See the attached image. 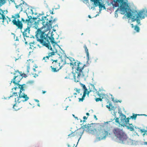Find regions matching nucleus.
Listing matches in <instances>:
<instances>
[{"label": "nucleus", "mask_w": 147, "mask_h": 147, "mask_svg": "<svg viewBox=\"0 0 147 147\" xmlns=\"http://www.w3.org/2000/svg\"><path fill=\"white\" fill-rule=\"evenodd\" d=\"M110 121L104 122L102 123H96V136L94 142H96L102 140H105L107 136L108 135L109 132L107 129L104 128L105 125H107Z\"/></svg>", "instance_id": "f257e3e1"}, {"label": "nucleus", "mask_w": 147, "mask_h": 147, "mask_svg": "<svg viewBox=\"0 0 147 147\" xmlns=\"http://www.w3.org/2000/svg\"><path fill=\"white\" fill-rule=\"evenodd\" d=\"M113 131L117 139L118 142L119 143L123 144L128 138L127 134L123 131L122 129L115 128L113 129Z\"/></svg>", "instance_id": "f03ea898"}, {"label": "nucleus", "mask_w": 147, "mask_h": 147, "mask_svg": "<svg viewBox=\"0 0 147 147\" xmlns=\"http://www.w3.org/2000/svg\"><path fill=\"white\" fill-rule=\"evenodd\" d=\"M118 9L120 12V13L122 14H125V16L126 17L127 19L130 18L132 9L131 8L129 3L127 4H123L122 3L121 5H120L119 7L118 8Z\"/></svg>", "instance_id": "7ed1b4c3"}, {"label": "nucleus", "mask_w": 147, "mask_h": 147, "mask_svg": "<svg viewBox=\"0 0 147 147\" xmlns=\"http://www.w3.org/2000/svg\"><path fill=\"white\" fill-rule=\"evenodd\" d=\"M131 13V15L141 18V19L145 18V15L147 17V9H146V8L145 9H143L140 10L138 12L136 10L133 9Z\"/></svg>", "instance_id": "20e7f679"}, {"label": "nucleus", "mask_w": 147, "mask_h": 147, "mask_svg": "<svg viewBox=\"0 0 147 147\" xmlns=\"http://www.w3.org/2000/svg\"><path fill=\"white\" fill-rule=\"evenodd\" d=\"M97 123H92L90 124H86L84 125H83V126L85 128L86 130H89V132H88V133L92 135H94L96 133V132L97 131V130H96V128H94V129L92 128H90V125H95L96 126V124H97Z\"/></svg>", "instance_id": "39448f33"}, {"label": "nucleus", "mask_w": 147, "mask_h": 147, "mask_svg": "<svg viewBox=\"0 0 147 147\" xmlns=\"http://www.w3.org/2000/svg\"><path fill=\"white\" fill-rule=\"evenodd\" d=\"M24 19L22 18H21V20L19 22H17L16 20H12L13 24L15 25L18 27L16 30L17 29H20L22 30L23 28V24L22 22H24Z\"/></svg>", "instance_id": "423d86ee"}, {"label": "nucleus", "mask_w": 147, "mask_h": 147, "mask_svg": "<svg viewBox=\"0 0 147 147\" xmlns=\"http://www.w3.org/2000/svg\"><path fill=\"white\" fill-rule=\"evenodd\" d=\"M130 16H131L129 19H131V21L132 22L136 21L137 23V24L136 25H137L138 26L141 25H142L140 22V20H141L142 19L136 16H134L131 15H130Z\"/></svg>", "instance_id": "0eeeda50"}, {"label": "nucleus", "mask_w": 147, "mask_h": 147, "mask_svg": "<svg viewBox=\"0 0 147 147\" xmlns=\"http://www.w3.org/2000/svg\"><path fill=\"white\" fill-rule=\"evenodd\" d=\"M21 98H23L24 99L21 100V101L23 102H26L29 99V97L24 92H23L21 95H20L18 96H18H17V98L18 99L20 100Z\"/></svg>", "instance_id": "6e6552de"}, {"label": "nucleus", "mask_w": 147, "mask_h": 147, "mask_svg": "<svg viewBox=\"0 0 147 147\" xmlns=\"http://www.w3.org/2000/svg\"><path fill=\"white\" fill-rule=\"evenodd\" d=\"M81 129H83L82 131H79V132L78 133V135H79V136H80V137L79 138L78 140V142H77V144H78L79 140L81 138L82 136V135L84 133V131H85L86 132L88 133V132H89V130H86V129H85V128H84V126H82L81 127L77 129H76V130H80Z\"/></svg>", "instance_id": "1a4fd4ad"}, {"label": "nucleus", "mask_w": 147, "mask_h": 147, "mask_svg": "<svg viewBox=\"0 0 147 147\" xmlns=\"http://www.w3.org/2000/svg\"><path fill=\"white\" fill-rule=\"evenodd\" d=\"M123 125V127H126V129L129 130L130 131H134L135 130L134 128V125H133L132 123H129V124H127L124 123Z\"/></svg>", "instance_id": "9d476101"}, {"label": "nucleus", "mask_w": 147, "mask_h": 147, "mask_svg": "<svg viewBox=\"0 0 147 147\" xmlns=\"http://www.w3.org/2000/svg\"><path fill=\"white\" fill-rule=\"evenodd\" d=\"M134 141V140L130 138H128L125 141L124 143H123V144H125L126 145H135L136 146L137 145H139L138 144H137L136 143H134L133 142Z\"/></svg>", "instance_id": "9b49d317"}, {"label": "nucleus", "mask_w": 147, "mask_h": 147, "mask_svg": "<svg viewBox=\"0 0 147 147\" xmlns=\"http://www.w3.org/2000/svg\"><path fill=\"white\" fill-rule=\"evenodd\" d=\"M40 44L47 47L50 50L52 51H54V50L52 48L50 43H47L46 41L43 40L42 41V43Z\"/></svg>", "instance_id": "f8f14e48"}, {"label": "nucleus", "mask_w": 147, "mask_h": 147, "mask_svg": "<svg viewBox=\"0 0 147 147\" xmlns=\"http://www.w3.org/2000/svg\"><path fill=\"white\" fill-rule=\"evenodd\" d=\"M127 1V0H125ZM123 1L122 0H113V1H112L110 2V4H108V6H110L111 5H113V4H114V3H118L119 4H120V5H121L122 3H123Z\"/></svg>", "instance_id": "ddd939ff"}, {"label": "nucleus", "mask_w": 147, "mask_h": 147, "mask_svg": "<svg viewBox=\"0 0 147 147\" xmlns=\"http://www.w3.org/2000/svg\"><path fill=\"white\" fill-rule=\"evenodd\" d=\"M47 31H46L45 29L42 31V33L40 34V39L42 40V41L45 40V39H46V37H45V36L47 34L45 33V32Z\"/></svg>", "instance_id": "4468645a"}, {"label": "nucleus", "mask_w": 147, "mask_h": 147, "mask_svg": "<svg viewBox=\"0 0 147 147\" xmlns=\"http://www.w3.org/2000/svg\"><path fill=\"white\" fill-rule=\"evenodd\" d=\"M18 100H16V98H15V103L13 105L12 108L13 109H14L15 111H17L18 110H20L21 108H22V107H21L20 108H16L15 107H16V105L18 104Z\"/></svg>", "instance_id": "2eb2a0df"}, {"label": "nucleus", "mask_w": 147, "mask_h": 147, "mask_svg": "<svg viewBox=\"0 0 147 147\" xmlns=\"http://www.w3.org/2000/svg\"><path fill=\"white\" fill-rule=\"evenodd\" d=\"M100 1H99V0H95L94 2H92L94 3L93 5H94V9L95 7H97L98 6L99 7V5H100L101 2H100Z\"/></svg>", "instance_id": "dca6fc26"}, {"label": "nucleus", "mask_w": 147, "mask_h": 147, "mask_svg": "<svg viewBox=\"0 0 147 147\" xmlns=\"http://www.w3.org/2000/svg\"><path fill=\"white\" fill-rule=\"evenodd\" d=\"M35 33L36 35L35 36L36 39V40L37 41L39 42L40 43H42V39H40L39 38L38 35L40 34H38V31H36L35 32Z\"/></svg>", "instance_id": "f3484780"}, {"label": "nucleus", "mask_w": 147, "mask_h": 147, "mask_svg": "<svg viewBox=\"0 0 147 147\" xmlns=\"http://www.w3.org/2000/svg\"><path fill=\"white\" fill-rule=\"evenodd\" d=\"M120 117H114V119L115 120V122L117 123L116 125H118V126L120 127H121V126H120V125H119V124H121V122L119 121V118Z\"/></svg>", "instance_id": "a211bd4d"}, {"label": "nucleus", "mask_w": 147, "mask_h": 147, "mask_svg": "<svg viewBox=\"0 0 147 147\" xmlns=\"http://www.w3.org/2000/svg\"><path fill=\"white\" fill-rule=\"evenodd\" d=\"M20 12L19 13H18L15 14V16L12 15L11 16L12 18H13L14 19L13 20H16L17 18H19L20 17Z\"/></svg>", "instance_id": "6ab92c4d"}, {"label": "nucleus", "mask_w": 147, "mask_h": 147, "mask_svg": "<svg viewBox=\"0 0 147 147\" xmlns=\"http://www.w3.org/2000/svg\"><path fill=\"white\" fill-rule=\"evenodd\" d=\"M133 115L130 116V118L132 120H136L137 118V116H140L139 114H135L134 113L132 114Z\"/></svg>", "instance_id": "aec40b11"}, {"label": "nucleus", "mask_w": 147, "mask_h": 147, "mask_svg": "<svg viewBox=\"0 0 147 147\" xmlns=\"http://www.w3.org/2000/svg\"><path fill=\"white\" fill-rule=\"evenodd\" d=\"M76 70L77 72L81 73L82 72V67H80V66H77L76 68Z\"/></svg>", "instance_id": "412c9836"}, {"label": "nucleus", "mask_w": 147, "mask_h": 147, "mask_svg": "<svg viewBox=\"0 0 147 147\" xmlns=\"http://www.w3.org/2000/svg\"><path fill=\"white\" fill-rule=\"evenodd\" d=\"M44 15V12L43 11H42V13H38L37 16H36V17H34V16L33 17V19L34 20H36L37 19L39 18H40L39 17H40L41 16L43 15Z\"/></svg>", "instance_id": "4be33fe9"}, {"label": "nucleus", "mask_w": 147, "mask_h": 147, "mask_svg": "<svg viewBox=\"0 0 147 147\" xmlns=\"http://www.w3.org/2000/svg\"><path fill=\"white\" fill-rule=\"evenodd\" d=\"M134 30L136 31V32L138 33L140 31V28L138 26L136 25L135 26Z\"/></svg>", "instance_id": "5701e85b"}, {"label": "nucleus", "mask_w": 147, "mask_h": 147, "mask_svg": "<svg viewBox=\"0 0 147 147\" xmlns=\"http://www.w3.org/2000/svg\"><path fill=\"white\" fill-rule=\"evenodd\" d=\"M120 120H121V124H119V125H120V126H121L123 127V125L124 123H125V119L123 118V117H121V118H120Z\"/></svg>", "instance_id": "b1692460"}, {"label": "nucleus", "mask_w": 147, "mask_h": 147, "mask_svg": "<svg viewBox=\"0 0 147 147\" xmlns=\"http://www.w3.org/2000/svg\"><path fill=\"white\" fill-rule=\"evenodd\" d=\"M79 84L80 85H81V86L82 88L84 90V91H85L87 89V88L86 87L85 85L81 83V82H79Z\"/></svg>", "instance_id": "393cba45"}, {"label": "nucleus", "mask_w": 147, "mask_h": 147, "mask_svg": "<svg viewBox=\"0 0 147 147\" xmlns=\"http://www.w3.org/2000/svg\"><path fill=\"white\" fill-rule=\"evenodd\" d=\"M131 119V118H130V116L126 118L125 121V124H129V120Z\"/></svg>", "instance_id": "a878e982"}, {"label": "nucleus", "mask_w": 147, "mask_h": 147, "mask_svg": "<svg viewBox=\"0 0 147 147\" xmlns=\"http://www.w3.org/2000/svg\"><path fill=\"white\" fill-rule=\"evenodd\" d=\"M53 28L52 25L49 24L47 26V27L46 28V30L48 31L49 30H51V29Z\"/></svg>", "instance_id": "bb28decb"}, {"label": "nucleus", "mask_w": 147, "mask_h": 147, "mask_svg": "<svg viewBox=\"0 0 147 147\" xmlns=\"http://www.w3.org/2000/svg\"><path fill=\"white\" fill-rule=\"evenodd\" d=\"M51 69V71L53 72H56L59 71V70L58 69L57 70L56 67H53L52 66H51L50 67Z\"/></svg>", "instance_id": "cd10ccee"}, {"label": "nucleus", "mask_w": 147, "mask_h": 147, "mask_svg": "<svg viewBox=\"0 0 147 147\" xmlns=\"http://www.w3.org/2000/svg\"><path fill=\"white\" fill-rule=\"evenodd\" d=\"M19 82L16 81L14 84L15 86H18V88H20L21 86V84H20Z\"/></svg>", "instance_id": "c85d7f7f"}, {"label": "nucleus", "mask_w": 147, "mask_h": 147, "mask_svg": "<svg viewBox=\"0 0 147 147\" xmlns=\"http://www.w3.org/2000/svg\"><path fill=\"white\" fill-rule=\"evenodd\" d=\"M49 39L50 40L51 44L53 43V42L55 41V38L53 36H50Z\"/></svg>", "instance_id": "c756f323"}, {"label": "nucleus", "mask_w": 147, "mask_h": 147, "mask_svg": "<svg viewBox=\"0 0 147 147\" xmlns=\"http://www.w3.org/2000/svg\"><path fill=\"white\" fill-rule=\"evenodd\" d=\"M94 99L96 101V102H98L99 101H102V98H101L99 97L98 98L95 97L94 98Z\"/></svg>", "instance_id": "7c9ffc66"}, {"label": "nucleus", "mask_w": 147, "mask_h": 147, "mask_svg": "<svg viewBox=\"0 0 147 147\" xmlns=\"http://www.w3.org/2000/svg\"><path fill=\"white\" fill-rule=\"evenodd\" d=\"M92 91V90L90 89L89 90H88V89L86 90V95L88 97L89 96V94Z\"/></svg>", "instance_id": "2f4dec72"}, {"label": "nucleus", "mask_w": 147, "mask_h": 147, "mask_svg": "<svg viewBox=\"0 0 147 147\" xmlns=\"http://www.w3.org/2000/svg\"><path fill=\"white\" fill-rule=\"evenodd\" d=\"M84 47L85 49V51L86 53V54H89V52L88 51V49H87V48L86 45H84Z\"/></svg>", "instance_id": "473e14b6"}, {"label": "nucleus", "mask_w": 147, "mask_h": 147, "mask_svg": "<svg viewBox=\"0 0 147 147\" xmlns=\"http://www.w3.org/2000/svg\"><path fill=\"white\" fill-rule=\"evenodd\" d=\"M109 105H106V107L108 109H109V111H111V106L112 105V103L111 102H109Z\"/></svg>", "instance_id": "72a5a7b5"}, {"label": "nucleus", "mask_w": 147, "mask_h": 147, "mask_svg": "<svg viewBox=\"0 0 147 147\" xmlns=\"http://www.w3.org/2000/svg\"><path fill=\"white\" fill-rule=\"evenodd\" d=\"M67 58L69 59L70 61H71V62H72V61H75V60L73 58L70 57L69 56V57H67L66 56V57H65V58Z\"/></svg>", "instance_id": "f704fd0d"}, {"label": "nucleus", "mask_w": 147, "mask_h": 147, "mask_svg": "<svg viewBox=\"0 0 147 147\" xmlns=\"http://www.w3.org/2000/svg\"><path fill=\"white\" fill-rule=\"evenodd\" d=\"M138 131L140 132L141 133H145V132H147V130L145 129H141L140 128V130H139Z\"/></svg>", "instance_id": "c9c22d12"}, {"label": "nucleus", "mask_w": 147, "mask_h": 147, "mask_svg": "<svg viewBox=\"0 0 147 147\" xmlns=\"http://www.w3.org/2000/svg\"><path fill=\"white\" fill-rule=\"evenodd\" d=\"M118 113L119 114V116H121V114H123V113L122 112V111H121V109L120 108V107H118Z\"/></svg>", "instance_id": "e433bc0d"}, {"label": "nucleus", "mask_w": 147, "mask_h": 147, "mask_svg": "<svg viewBox=\"0 0 147 147\" xmlns=\"http://www.w3.org/2000/svg\"><path fill=\"white\" fill-rule=\"evenodd\" d=\"M25 88L21 86L19 88L20 91L22 92H24L25 90Z\"/></svg>", "instance_id": "4c0bfd02"}, {"label": "nucleus", "mask_w": 147, "mask_h": 147, "mask_svg": "<svg viewBox=\"0 0 147 147\" xmlns=\"http://www.w3.org/2000/svg\"><path fill=\"white\" fill-rule=\"evenodd\" d=\"M75 73L77 74L78 76H77V78L78 79V80H80V78L81 75V74L80 73L77 72L76 71H75Z\"/></svg>", "instance_id": "58836bf2"}, {"label": "nucleus", "mask_w": 147, "mask_h": 147, "mask_svg": "<svg viewBox=\"0 0 147 147\" xmlns=\"http://www.w3.org/2000/svg\"><path fill=\"white\" fill-rule=\"evenodd\" d=\"M118 11H119V9L117 8L115 12V17L116 18H117L118 17V14L117 13Z\"/></svg>", "instance_id": "ea45409f"}, {"label": "nucleus", "mask_w": 147, "mask_h": 147, "mask_svg": "<svg viewBox=\"0 0 147 147\" xmlns=\"http://www.w3.org/2000/svg\"><path fill=\"white\" fill-rule=\"evenodd\" d=\"M76 73H75V72L74 73V74H73L74 79V82H80L79 80H76Z\"/></svg>", "instance_id": "a19ab883"}, {"label": "nucleus", "mask_w": 147, "mask_h": 147, "mask_svg": "<svg viewBox=\"0 0 147 147\" xmlns=\"http://www.w3.org/2000/svg\"><path fill=\"white\" fill-rule=\"evenodd\" d=\"M52 51V52H50L49 53V56H50V57H52L53 56L55 55V53H54V51Z\"/></svg>", "instance_id": "79ce46f5"}, {"label": "nucleus", "mask_w": 147, "mask_h": 147, "mask_svg": "<svg viewBox=\"0 0 147 147\" xmlns=\"http://www.w3.org/2000/svg\"><path fill=\"white\" fill-rule=\"evenodd\" d=\"M35 20H34L33 18L32 19H30L29 22V23H30V24H31L32 25L34 24H32V23L33 22H34Z\"/></svg>", "instance_id": "37998d69"}, {"label": "nucleus", "mask_w": 147, "mask_h": 147, "mask_svg": "<svg viewBox=\"0 0 147 147\" xmlns=\"http://www.w3.org/2000/svg\"><path fill=\"white\" fill-rule=\"evenodd\" d=\"M24 3H25V5H27V6H29V5H28L26 2H25L24 1H23V2L22 3H21L20 4L18 5L19 7L21 5H22L24 4Z\"/></svg>", "instance_id": "c03bdc74"}, {"label": "nucleus", "mask_w": 147, "mask_h": 147, "mask_svg": "<svg viewBox=\"0 0 147 147\" xmlns=\"http://www.w3.org/2000/svg\"><path fill=\"white\" fill-rule=\"evenodd\" d=\"M32 26V24H30L29 26H28L27 27H28V32L29 34L30 33V28Z\"/></svg>", "instance_id": "a18cd8bd"}, {"label": "nucleus", "mask_w": 147, "mask_h": 147, "mask_svg": "<svg viewBox=\"0 0 147 147\" xmlns=\"http://www.w3.org/2000/svg\"><path fill=\"white\" fill-rule=\"evenodd\" d=\"M23 78L22 77L19 76V77L17 79V81L18 82H20L21 80H22Z\"/></svg>", "instance_id": "49530a36"}, {"label": "nucleus", "mask_w": 147, "mask_h": 147, "mask_svg": "<svg viewBox=\"0 0 147 147\" xmlns=\"http://www.w3.org/2000/svg\"><path fill=\"white\" fill-rule=\"evenodd\" d=\"M37 29V30L36 31H38V34H41L42 33V31L39 28H38Z\"/></svg>", "instance_id": "de8ad7c7"}, {"label": "nucleus", "mask_w": 147, "mask_h": 147, "mask_svg": "<svg viewBox=\"0 0 147 147\" xmlns=\"http://www.w3.org/2000/svg\"><path fill=\"white\" fill-rule=\"evenodd\" d=\"M21 32L22 33L23 36V37L24 38L26 37L27 35V33L25 32H22V30H21Z\"/></svg>", "instance_id": "09e8293b"}, {"label": "nucleus", "mask_w": 147, "mask_h": 147, "mask_svg": "<svg viewBox=\"0 0 147 147\" xmlns=\"http://www.w3.org/2000/svg\"><path fill=\"white\" fill-rule=\"evenodd\" d=\"M89 65H87L86 64H84L83 66L82 67V71H83L84 70L85 67H87Z\"/></svg>", "instance_id": "8fccbe9b"}, {"label": "nucleus", "mask_w": 147, "mask_h": 147, "mask_svg": "<svg viewBox=\"0 0 147 147\" xmlns=\"http://www.w3.org/2000/svg\"><path fill=\"white\" fill-rule=\"evenodd\" d=\"M34 83V81L33 80H30L26 82V84H32Z\"/></svg>", "instance_id": "3c124183"}, {"label": "nucleus", "mask_w": 147, "mask_h": 147, "mask_svg": "<svg viewBox=\"0 0 147 147\" xmlns=\"http://www.w3.org/2000/svg\"><path fill=\"white\" fill-rule=\"evenodd\" d=\"M86 92L85 91H84V93L83 95L82 96V97L84 99H85V97L86 96Z\"/></svg>", "instance_id": "603ef678"}, {"label": "nucleus", "mask_w": 147, "mask_h": 147, "mask_svg": "<svg viewBox=\"0 0 147 147\" xmlns=\"http://www.w3.org/2000/svg\"><path fill=\"white\" fill-rule=\"evenodd\" d=\"M87 61H89L90 60V56L89 54H86Z\"/></svg>", "instance_id": "864d4df0"}, {"label": "nucleus", "mask_w": 147, "mask_h": 147, "mask_svg": "<svg viewBox=\"0 0 147 147\" xmlns=\"http://www.w3.org/2000/svg\"><path fill=\"white\" fill-rule=\"evenodd\" d=\"M16 81L17 80H16V79L13 78V79H11V83H13L14 84Z\"/></svg>", "instance_id": "5fc2aeb1"}, {"label": "nucleus", "mask_w": 147, "mask_h": 147, "mask_svg": "<svg viewBox=\"0 0 147 147\" xmlns=\"http://www.w3.org/2000/svg\"><path fill=\"white\" fill-rule=\"evenodd\" d=\"M111 110H112L114 111H115V109L117 107H115L112 104L111 106Z\"/></svg>", "instance_id": "6e6d98bb"}, {"label": "nucleus", "mask_w": 147, "mask_h": 147, "mask_svg": "<svg viewBox=\"0 0 147 147\" xmlns=\"http://www.w3.org/2000/svg\"><path fill=\"white\" fill-rule=\"evenodd\" d=\"M90 85L91 86H92L93 87V88L94 89V90H95V91H97V90H96V89L95 88V86H94V84H91V83H90Z\"/></svg>", "instance_id": "4d7b16f0"}, {"label": "nucleus", "mask_w": 147, "mask_h": 147, "mask_svg": "<svg viewBox=\"0 0 147 147\" xmlns=\"http://www.w3.org/2000/svg\"><path fill=\"white\" fill-rule=\"evenodd\" d=\"M78 131V130H76L75 131V133H74L73 134H74V135H75V136H76L77 134H78V136H79L78 135V133L79 132H76L77 131Z\"/></svg>", "instance_id": "13d9d810"}, {"label": "nucleus", "mask_w": 147, "mask_h": 147, "mask_svg": "<svg viewBox=\"0 0 147 147\" xmlns=\"http://www.w3.org/2000/svg\"><path fill=\"white\" fill-rule=\"evenodd\" d=\"M35 42L34 41H33L32 42H30L29 43V45L30 47H33V45H34L35 44Z\"/></svg>", "instance_id": "bf43d9fd"}, {"label": "nucleus", "mask_w": 147, "mask_h": 147, "mask_svg": "<svg viewBox=\"0 0 147 147\" xmlns=\"http://www.w3.org/2000/svg\"><path fill=\"white\" fill-rule=\"evenodd\" d=\"M27 76H28L27 75L24 73H23V75L22 77V78H26L27 77Z\"/></svg>", "instance_id": "052dcab7"}, {"label": "nucleus", "mask_w": 147, "mask_h": 147, "mask_svg": "<svg viewBox=\"0 0 147 147\" xmlns=\"http://www.w3.org/2000/svg\"><path fill=\"white\" fill-rule=\"evenodd\" d=\"M76 90V91L78 93H80V89H78L77 88H75L74 89V90Z\"/></svg>", "instance_id": "680f3d73"}, {"label": "nucleus", "mask_w": 147, "mask_h": 147, "mask_svg": "<svg viewBox=\"0 0 147 147\" xmlns=\"http://www.w3.org/2000/svg\"><path fill=\"white\" fill-rule=\"evenodd\" d=\"M21 86L22 87H24L25 88H27V86L26 84H21Z\"/></svg>", "instance_id": "e2e57ef3"}, {"label": "nucleus", "mask_w": 147, "mask_h": 147, "mask_svg": "<svg viewBox=\"0 0 147 147\" xmlns=\"http://www.w3.org/2000/svg\"><path fill=\"white\" fill-rule=\"evenodd\" d=\"M79 101H78L79 102H83L84 100L83 98L82 97V98H78Z\"/></svg>", "instance_id": "0e129e2a"}, {"label": "nucleus", "mask_w": 147, "mask_h": 147, "mask_svg": "<svg viewBox=\"0 0 147 147\" xmlns=\"http://www.w3.org/2000/svg\"><path fill=\"white\" fill-rule=\"evenodd\" d=\"M115 3H114V4H113L112 6H113V8L114 9L115 8L117 7H118V6L115 4Z\"/></svg>", "instance_id": "69168bd1"}, {"label": "nucleus", "mask_w": 147, "mask_h": 147, "mask_svg": "<svg viewBox=\"0 0 147 147\" xmlns=\"http://www.w3.org/2000/svg\"><path fill=\"white\" fill-rule=\"evenodd\" d=\"M43 16H42L41 18H38V20H37V21H38V22H39L40 21H41L42 20H43Z\"/></svg>", "instance_id": "338daca9"}, {"label": "nucleus", "mask_w": 147, "mask_h": 147, "mask_svg": "<svg viewBox=\"0 0 147 147\" xmlns=\"http://www.w3.org/2000/svg\"><path fill=\"white\" fill-rule=\"evenodd\" d=\"M34 25H39V22H38V21H36V20H35V21H34Z\"/></svg>", "instance_id": "774afa93"}]
</instances>
